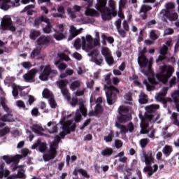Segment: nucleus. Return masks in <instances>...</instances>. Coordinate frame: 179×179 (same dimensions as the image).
Masks as SVG:
<instances>
[{"label":"nucleus","mask_w":179,"mask_h":179,"mask_svg":"<svg viewBox=\"0 0 179 179\" xmlns=\"http://www.w3.org/2000/svg\"><path fill=\"white\" fill-rule=\"evenodd\" d=\"M146 48H144L138 53V64L141 68V72L148 76V80H144V84L148 92L155 90V85H157L159 82L166 84L169 80V78L174 73V68L170 65H164L159 66L160 72L156 76V78H150L153 76L152 72V64H153V58L148 59L145 56Z\"/></svg>","instance_id":"obj_1"},{"label":"nucleus","mask_w":179,"mask_h":179,"mask_svg":"<svg viewBox=\"0 0 179 179\" xmlns=\"http://www.w3.org/2000/svg\"><path fill=\"white\" fill-rule=\"evenodd\" d=\"M42 96L44 99H48L51 108H55V107H57V102H55V99H54V95L48 89L43 90Z\"/></svg>","instance_id":"obj_14"},{"label":"nucleus","mask_w":179,"mask_h":179,"mask_svg":"<svg viewBox=\"0 0 179 179\" xmlns=\"http://www.w3.org/2000/svg\"><path fill=\"white\" fill-rule=\"evenodd\" d=\"M52 38L51 36H41L38 41H36L37 49L33 50L31 53V58H36L38 54H40V48L42 45H47Z\"/></svg>","instance_id":"obj_10"},{"label":"nucleus","mask_w":179,"mask_h":179,"mask_svg":"<svg viewBox=\"0 0 179 179\" xmlns=\"http://www.w3.org/2000/svg\"><path fill=\"white\" fill-rule=\"evenodd\" d=\"M138 101L141 104H146L148 103V96L143 92H141L139 95Z\"/></svg>","instance_id":"obj_41"},{"label":"nucleus","mask_w":179,"mask_h":179,"mask_svg":"<svg viewBox=\"0 0 179 179\" xmlns=\"http://www.w3.org/2000/svg\"><path fill=\"white\" fill-rule=\"evenodd\" d=\"M41 34V33H40V31L31 30L29 34L30 39L36 40V38H37V37H39Z\"/></svg>","instance_id":"obj_42"},{"label":"nucleus","mask_w":179,"mask_h":179,"mask_svg":"<svg viewBox=\"0 0 179 179\" xmlns=\"http://www.w3.org/2000/svg\"><path fill=\"white\" fill-rule=\"evenodd\" d=\"M82 115L86 117L87 115V109L86 108V104H85V101H79V108L77 109L76 113V116L74 117V120L76 122H80V119L82 118Z\"/></svg>","instance_id":"obj_12"},{"label":"nucleus","mask_w":179,"mask_h":179,"mask_svg":"<svg viewBox=\"0 0 179 179\" xmlns=\"http://www.w3.org/2000/svg\"><path fill=\"white\" fill-rule=\"evenodd\" d=\"M32 131L33 132H35V134H40V132L41 131H43V127L38 124H34L32 127Z\"/></svg>","instance_id":"obj_47"},{"label":"nucleus","mask_w":179,"mask_h":179,"mask_svg":"<svg viewBox=\"0 0 179 179\" xmlns=\"http://www.w3.org/2000/svg\"><path fill=\"white\" fill-rule=\"evenodd\" d=\"M162 152L165 156L169 157L171 154V152H173V148L170 145H165L163 149Z\"/></svg>","instance_id":"obj_39"},{"label":"nucleus","mask_w":179,"mask_h":179,"mask_svg":"<svg viewBox=\"0 0 179 179\" xmlns=\"http://www.w3.org/2000/svg\"><path fill=\"white\" fill-rule=\"evenodd\" d=\"M49 134H55L57 132V123L54 121H50L47 124Z\"/></svg>","instance_id":"obj_29"},{"label":"nucleus","mask_w":179,"mask_h":179,"mask_svg":"<svg viewBox=\"0 0 179 179\" xmlns=\"http://www.w3.org/2000/svg\"><path fill=\"white\" fill-rule=\"evenodd\" d=\"M82 30H83L82 28L77 29L73 25L70 26V36H69V40H73V38H75L76 36L80 34V31H82Z\"/></svg>","instance_id":"obj_25"},{"label":"nucleus","mask_w":179,"mask_h":179,"mask_svg":"<svg viewBox=\"0 0 179 179\" xmlns=\"http://www.w3.org/2000/svg\"><path fill=\"white\" fill-rule=\"evenodd\" d=\"M143 159L146 166H150L155 163V157H153V152L152 151L143 152Z\"/></svg>","instance_id":"obj_17"},{"label":"nucleus","mask_w":179,"mask_h":179,"mask_svg":"<svg viewBox=\"0 0 179 179\" xmlns=\"http://www.w3.org/2000/svg\"><path fill=\"white\" fill-rule=\"evenodd\" d=\"M111 73L107 74L105 78V85H104V90L106 91V100L109 104H114L115 103V101L117 100V95L120 94V90L114 87V85H111V83H113L115 86H117L120 82H121V79L113 77L111 79Z\"/></svg>","instance_id":"obj_3"},{"label":"nucleus","mask_w":179,"mask_h":179,"mask_svg":"<svg viewBox=\"0 0 179 179\" xmlns=\"http://www.w3.org/2000/svg\"><path fill=\"white\" fill-rule=\"evenodd\" d=\"M20 24V22H12L10 15H5L1 22L2 30H10V31H16V27Z\"/></svg>","instance_id":"obj_8"},{"label":"nucleus","mask_w":179,"mask_h":179,"mask_svg":"<svg viewBox=\"0 0 179 179\" xmlns=\"http://www.w3.org/2000/svg\"><path fill=\"white\" fill-rule=\"evenodd\" d=\"M162 136L164 139H170L173 136V133L164 132Z\"/></svg>","instance_id":"obj_62"},{"label":"nucleus","mask_w":179,"mask_h":179,"mask_svg":"<svg viewBox=\"0 0 179 179\" xmlns=\"http://www.w3.org/2000/svg\"><path fill=\"white\" fill-rule=\"evenodd\" d=\"M159 170V166L157 164H154L152 166L148 165L143 169L144 173H147L148 177H152V174L157 172Z\"/></svg>","instance_id":"obj_19"},{"label":"nucleus","mask_w":179,"mask_h":179,"mask_svg":"<svg viewBox=\"0 0 179 179\" xmlns=\"http://www.w3.org/2000/svg\"><path fill=\"white\" fill-rule=\"evenodd\" d=\"M65 52H69V54H71L69 50H64L63 52L58 54V57H60L63 61H71V58H69L68 55H65Z\"/></svg>","instance_id":"obj_37"},{"label":"nucleus","mask_w":179,"mask_h":179,"mask_svg":"<svg viewBox=\"0 0 179 179\" xmlns=\"http://www.w3.org/2000/svg\"><path fill=\"white\" fill-rule=\"evenodd\" d=\"M62 114L63 116L59 121V124L62 125V131L59 133L60 136H57L54 141L50 143L49 152L43 155L44 162H50L52 159H55V156H57V149H58V143H59L61 138H64L65 135L71 134V131H75V127H76V125L75 123H72V120H69V118L72 117V115H65L66 114V111H62Z\"/></svg>","instance_id":"obj_2"},{"label":"nucleus","mask_w":179,"mask_h":179,"mask_svg":"<svg viewBox=\"0 0 179 179\" xmlns=\"http://www.w3.org/2000/svg\"><path fill=\"white\" fill-rule=\"evenodd\" d=\"M176 6L173 3L169 2L165 4V9H162L159 13V17L163 22H167V20L164 19V15L170 13L171 9H174Z\"/></svg>","instance_id":"obj_15"},{"label":"nucleus","mask_w":179,"mask_h":179,"mask_svg":"<svg viewBox=\"0 0 179 179\" xmlns=\"http://www.w3.org/2000/svg\"><path fill=\"white\" fill-rule=\"evenodd\" d=\"M101 38H103L104 41L107 40L109 44H113V43H114V38L113 37H107L104 34H102Z\"/></svg>","instance_id":"obj_57"},{"label":"nucleus","mask_w":179,"mask_h":179,"mask_svg":"<svg viewBox=\"0 0 179 179\" xmlns=\"http://www.w3.org/2000/svg\"><path fill=\"white\" fill-rule=\"evenodd\" d=\"M130 80L134 82L135 85H136V86H141V83H139V81H138V76L136 75H133L132 76H131L129 78Z\"/></svg>","instance_id":"obj_53"},{"label":"nucleus","mask_w":179,"mask_h":179,"mask_svg":"<svg viewBox=\"0 0 179 179\" xmlns=\"http://www.w3.org/2000/svg\"><path fill=\"white\" fill-rule=\"evenodd\" d=\"M12 88H13V96H14V97H17V96L19 95V92H22V87L19 85H16L15 84H13L12 85Z\"/></svg>","instance_id":"obj_35"},{"label":"nucleus","mask_w":179,"mask_h":179,"mask_svg":"<svg viewBox=\"0 0 179 179\" xmlns=\"http://www.w3.org/2000/svg\"><path fill=\"white\" fill-rule=\"evenodd\" d=\"M38 72L37 69H34L27 73L23 76V78L26 82H33V79H34V76H36V73Z\"/></svg>","instance_id":"obj_21"},{"label":"nucleus","mask_w":179,"mask_h":179,"mask_svg":"<svg viewBox=\"0 0 179 179\" xmlns=\"http://www.w3.org/2000/svg\"><path fill=\"white\" fill-rule=\"evenodd\" d=\"M119 113L121 117H118L115 125L118 129L120 131V134L125 135L128 130H127V127L121 124L127 122V121H130L132 119V117L130 114H127L129 109L127 106H122L118 109Z\"/></svg>","instance_id":"obj_6"},{"label":"nucleus","mask_w":179,"mask_h":179,"mask_svg":"<svg viewBox=\"0 0 179 179\" xmlns=\"http://www.w3.org/2000/svg\"><path fill=\"white\" fill-rule=\"evenodd\" d=\"M54 64L55 66H57L59 71H64L66 69V64H65V63H63L59 60L55 61Z\"/></svg>","instance_id":"obj_38"},{"label":"nucleus","mask_w":179,"mask_h":179,"mask_svg":"<svg viewBox=\"0 0 179 179\" xmlns=\"http://www.w3.org/2000/svg\"><path fill=\"white\" fill-rule=\"evenodd\" d=\"M0 104L1 105V107H3L4 111L7 113V115L1 117V121H3V122H14L15 119L13 118L12 114H10V113H12V109L9 108V107H8L6 105V99L4 98H1Z\"/></svg>","instance_id":"obj_9"},{"label":"nucleus","mask_w":179,"mask_h":179,"mask_svg":"<svg viewBox=\"0 0 179 179\" xmlns=\"http://www.w3.org/2000/svg\"><path fill=\"white\" fill-rule=\"evenodd\" d=\"M171 96L174 101V103L179 102V90H175L171 94Z\"/></svg>","instance_id":"obj_43"},{"label":"nucleus","mask_w":179,"mask_h":179,"mask_svg":"<svg viewBox=\"0 0 179 179\" xmlns=\"http://www.w3.org/2000/svg\"><path fill=\"white\" fill-rule=\"evenodd\" d=\"M71 75H73V70H72L71 69H66L65 73H62L60 74V78L62 79H64V78H66V76H71Z\"/></svg>","instance_id":"obj_46"},{"label":"nucleus","mask_w":179,"mask_h":179,"mask_svg":"<svg viewBox=\"0 0 179 179\" xmlns=\"http://www.w3.org/2000/svg\"><path fill=\"white\" fill-rule=\"evenodd\" d=\"M164 17H168V19L171 22H176V20L178 19V14H177V13L174 11H171V12L167 13V14H165L164 15V19H166Z\"/></svg>","instance_id":"obj_28"},{"label":"nucleus","mask_w":179,"mask_h":179,"mask_svg":"<svg viewBox=\"0 0 179 179\" xmlns=\"http://www.w3.org/2000/svg\"><path fill=\"white\" fill-rule=\"evenodd\" d=\"M139 118L141 119V134H146L149 138H154L155 134L156 133V130L153 127L150 129H147L149 126V124H152L153 122H156L159 118H160L159 114H148L146 113L144 116L142 114H139Z\"/></svg>","instance_id":"obj_5"},{"label":"nucleus","mask_w":179,"mask_h":179,"mask_svg":"<svg viewBox=\"0 0 179 179\" xmlns=\"http://www.w3.org/2000/svg\"><path fill=\"white\" fill-rule=\"evenodd\" d=\"M34 8V5H29V6H27L24 8V12H26L27 10V15L29 16H31V15H33V11L30 10V9H33Z\"/></svg>","instance_id":"obj_51"},{"label":"nucleus","mask_w":179,"mask_h":179,"mask_svg":"<svg viewBox=\"0 0 179 179\" xmlns=\"http://www.w3.org/2000/svg\"><path fill=\"white\" fill-rule=\"evenodd\" d=\"M76 96H83V94H85V89L82 88L80 90H78L76 92H75Z\"/></svg>","instance_id":"obj_64"},{"label":"nucleus","mask_w":179,"mask_h":179,"mask_svg":"<svg viewBox=\"0 0 179 179\" xmlns=\"http://www.w3.org/2000/svg\"><path fill=\"white\" fill-rule=\"evenodd\" d=\"M17 106L20 108H23V110H27V108H26V104H24V102H23V101H17Z\"/></svg>","instance_id":"obj_60"},{"label":"nucleus","mask_w":179,"mask_h":179,"mask_svg":"<svg viewBox=\"0 0 179 179\" xmlns=\"http://www.w3.org/2000/svg\"><path fill=\"white\" fill-rule=\"evenodd\" d=\"M58 87L59 89H64L66 87V85H68V80H61L57 82Z\"/></svg>","instance_id":"obj_45"},{"label":"nucleus","mask_w":179,"mask_h":179,"mask_svg":"<svg viewBox=\"0 0 179 179\" xmlns=\"http://www.w3.org/2000/svg\"><path fill=\"white\" fill-rule=\"evenodd\" d=\"M82 7L75 5L73 6V8H67V15L71 17V19H76V12H79L80 10Z\"/></svg>","instance_id":"obj_20"},{"label":"nucleus","mask_w":179,"mask_h":179,"mask_svg":"<svg viewBox=\"0 0 179 179\" xmlns=\"http://www.w3.org/2000/svg\"><path fill=\"white\" fill-rule=\"evenodd\" d=\"M169 91V87H165L162 89V92L157 93L155 95V99L157 101H160L163 103L164 101V99L166 95L167 94V92Z\"/></svg>","instance_id":"obj_23"},{"label":"nucleus","mask_w":179,"mask_h":179,"mask_svg":"<svg viewBox=\"0 0 179 179\" xmlns=\"http://www.w3.org/2000/svg\"><path fill=\"white\" fill-rule=\"evenodd\" d=\"M43 22L44 23H50V19L47 18V17L41 16L35 20L34 24V26H40Z\"/></svg>","instance_id":"obj_30"},{"label":"nucleus","mask_w":179,"mask_h":179,"mask_svg":"<svg viewBox=\"0 0 179 179\" xmlns=\"http://www.w3.org/2000/svg\"><path fill=\"white\" fill-rule=\"evenodd\" d=\"M101 54L105 57V59L108 64V65H113L114 64V58L111 55V51L108 48H102Z\"/></svg>","instance_id":"obj_16"},{"label":"nucleus","mask_w":179,"mask_h":179,"mask_svg":"<svg viewBox=\"0 0 179 179\" xmlns=\"http://www.w3.org/2000/svg\"><path fill=\"white\" fill-rule=\"evenodd\" d=\"M124 103L126 104H132V98L130 94H126L124 96Z\"/></svg>","instance_id":"obj_56"},{"label":"nucleus","mask_w":179,"mask_h":179,"mask_svg":"<svg viewBox=\"0 0 179 179\" xmlns=\"http://www.w3.org/2000/svg\"><path fill=\"white\" fill-rule=\"evenodd\" d=\"M23 157L22 155H17L16 157H10V156H3L2 159L3 160H5L6 163H7L8 164H9L10 163H12V162H15V160H16V159H22Z\"/></svg>","instance_id":"obj_31"},{"label":"nucleus","mask_w":179,"mask_h":179,"mask_svg":"<svg viewBox=\"0 0 179 179\" xmlns=\"http://www.w3.org/2000/svg\"><path fill=\"white\" fill-rule=\"evenodd\" d=\"M109 6L111 8V10H110L108 8L106 7V6H105V9H108V10L110 12V19H111V15H113L114 17L115 16H117V11H115V1H114V0H109Z\"/></svg>","instance_id":"obj_26"},{"label":"nucleus","mask_w":179,"mask_h":179,"mask_svg":"<svg viewBox=\"0 0 179 179\" xmlns=\"http://www.w3.org/2000/svg\"><path fill=\"white\" fill-rule=\"evenodd\" d=\"M41 75L39 76V79L41 80H48V76L50 75H52V76H54L55 75H58V71L57 70H51V66L50 65L47 66H41Z\"/></svg>","instance_id":"obj_11"},{"label":"nucleus","mask_w":179,"mask_h":179,"mask_svg":"<svg viewBox=\"0 0 179 179\" xmlns=\"http://www.w3.org/2000/svg\"><path fill=\"white\" fill-rule=\"evenodd\" d=\"M78 173H80V174H81L83 176V177H85V178H90V176L89 174H87V171H86L85 170L83 169H80L78 170Z\"/></svg>","instance_id":"obj_58"},{"label":"nucleus","mask_w":179,"mask_h":179,"mask_svg":"<svg viewBox=\"0 0 179 179\" xmlns=\"http://www.w3.org/2000/svg\"><path fill=\"white\" fill-rule=\"evenodd\" d=\"M68 101H69L70 104L73 107H75V106H76L78 104V99H76V98H72L71 99V98H69V100H68Z\"/></svg>","instance_id":"obj_61"},{"label":"nucleus","mask_w":179,"mask_h":179,"mask_svg":"<svg viewBox=\"0 0 179 179\" xmlns=\"http://www.w3.org/2000/svg\"><path fill=\"white\" fill-rule=\"evenodd\" d=\"M113 138H114V132L110 131L109 134L104 137V141H106L108 143V142H112L113 141Z\"/></svg>","instance_id":"obj_52"},{"label":"nucleus","mask_w":179,"mask_h":179,"mask_svg":"<svg viewBox=\"0 0 179 179\" xmlns=\"http://www.w3.org/2000/svg\"><path fill=\"white\" fill-rule=\"evenodd\" d=\"M62 94L64 96L66 100H69L71 99V94H69V91H68V89L66 88H62L60 89Z\"/></svg>","instance_id":"obj_44"},{"label":"nucleus","mask_w":179,"mask_h":179,"mask_svg":"<svg viewBox=\"0 0 179 179\" xmlns=\"http://www.w3.org/2000/svg\"><path fill=\"white\" fill-rule=\"evenodd\" d=\"M160 108V106L159 104H152L150 106H148L145 108L147 113H155L157 110H159Z\"/></svg>","instance_id":"obj_32"},{"label":"nucleus","mask_w":179,"mask_h":179,"mask_svg":"<svg viewBox=\"0 0 179 179\" xmlns=\"http://www.w3.org/2000/svg\"><path fill=\"white\" fill-rule=\"evenodd\" d=\"M167 46L166 45H164L159 50L160 55L158 57L157 62H159V61H163V59H166V58H167V55H169V52H167Z\"/></svg>","instance_id":"obj_24"},{"label":"nucleus","mask_w":179,"mask_h":179,"mask_svg":"<svg viewBox=\"0 0 179 179\" xmlns=\"http://www.w3.org/2000/svg\"><path fill=\"white\" fill-rule=\"evenodd\" d=\"M10 0H0V8L3 10H8L9 9Z\"/></svg>","instance_id":"obj_33"},{"label":"nucleus","mask_w":179,"mask_h":179,"mask_svg":"<svg viewBox=\"0 0 179 179\" xmlns=\"http://www.w3.org/2000/svg\"><path fill=\"white\" fill-rule=\"evenodd\" d=\"M22 66L24 69H30V68L33 66V64H31V62H24L22 63Z\"/></svg>","instance_id":"obj_55"},{"label":"nucleus","mask_w":179,"mask_h":179,"mask_svg":"<svg viewBox=\"0 0 179 179\" xmlns=\"http://www.w3.org/2000/svg\"><path fill=\"white\" fill-rule=\"evenodd\" d=\"M149 143V139L148 138H143L140 141V145L141 148H145L146 145H148Z\"/></svg>","instance_id":"obj_59"},{"label":"nucleus","mask_w":179,"mask_h":179,"mask_svg":"<svg viewBox=\"0 0 179 179\" xmlns=\"http://www.w3.org/2000/svg\"><path fill=\"white\" fill-rule=\"evenodd\" d=\"M96 38H93L91 35L87 34L80 38H77L74 42V48L76 50H84L87 52L92 51L94 47L100 45V34L95 31Z\"/></svg>","instance_id":"obj_4"},{"label":"nucleus","mask_w":179,"mask_h":179,"mask_svg":"<svg viewBox=\"0 0 179 179\" xmlns=\"http://www.w3.org/2000/svg\"><path fill=\"white\" fill-rule=\"evenodd\" d=\"M38 147V149L41 152H44L47 149V145L45 143H41L40 139H38V142L32 145V149H35Z\"/></svg>","instance_id":"obj_27"},{"label":"nucleus","mask_w":179,"mask_h":179,"mask_svg":"<svg viewBox=\"0 0 179 179\" xmlns=\"http://www.w3.org/2000/svg\"><path fill=\"white\" fill-rule=\"evenodd\" d=\"M114 150L111 148H106L101 152L102 156H111L113 153Z\"/></svg>","instance_id":"obj_40"},{"label":"nucleus","mask_w":179,"mask_h":179,"mask_svg":"<svg viewBox=\"0 0 179 179\" xmlns=\"http://www.w3.org/2000/svg\"><path fill=\"white\" fill-rule=\"evenodd\" d=\"M77 72L78 75H83L86 72V69H85V66L78 67Z\"/></svg>","instance_id":"obj_63"},{"label":"nucleus","mask_w":179,"mask_h":179,"mask_svg":"<svg viewBox=\"0 0 179 179\" xmlns=\"http://www.w3.org/2000/svg\"><path fill=\"white\" fill-rule=\"evenodd\" d=\"M80 86H82V82L79 80H76L71 83V84L70 85V89L71 90H73V92H75V90H76V89H79Z\"/></svg>","instance_id":"obj_34"},{"label":"nucleus","mask_w":179,"mask_h":179,"mask_svg":"<svg viewBox=\"0 0 179 179\" xmlns=\"http://www.w3.org/2000/svg\"><path fill=\"white\" fill-rule=\"evenodd\" d=\"M47 27L43 29V32L46 33L47 34L51 33V29H52V25H51V21H49V23H46Z\"/></svg>","instance_id":"obj_49"},{"label":"nucleus","mask_w":179,"mask_h":179,"mask_svg":"<svg viewBox=\"0 0 179 179\" xmlns=\"http://www.w3.org/2000/svg\"><path fill=\"white\" fill-rule=\"evenodd\" d=\"M150 37L152 40H157V38H159V31L156 30H151L150 32Z\"/></svg>","instance_id":"obj_48"},{"label":"nucleus","mask_w":179,"mask_h":179,"mask_svg":"<svg viewBox=\"0 0 179 179\" xmlns=\"http://www.w3.org/2000/svg\"><path fill=\"white\" fill-rule=\"evenodd\" d=\"M152 8L149 5H143L140 9L141 13H146L148 10H150Z\"/></svg>","instance_id":"obj_50"},{"label":"nucleus","mask_w":179,"mask_h":179,"mask_svg":"<svg viewBox=\"0 0 179 179\" xmlns=\"http://www.w3.org/2000/svg\"><path fill=\"white\" fill-rule=\"evenodd\" d=\"M86 16H99V12L93 8H87L85 10Z\"/></svg>","instance_id":"obj_36"},{"label":"nucleus","mask_w":179,"mask_h":179,"mask_svg":"<svg viewBox=\"0 0 179 179\" xmlns=\"http://www.w3.org/2000/svg\"><path fill=\"white\" fill-rule=\"evenodd\" d=\"M89 57H92V58L94 59V62L96 65H100L101 64H103V58L98 57L99 55V51L97 50H92L88 53Z\"/></svg>","instance_id":"obj_22"},{"label":"nucleus","mask_w":179,"mask_h":179,"mask_svg":"<svg viewBox=\"0 0 179 179\" xmlns=\"http://www.w3.org/2000/svg\"><path fill=\"white\" fill-rule=\"evenodd\" d=\"M107 5V0H96L95 5L96 9L100 12L103 20H110L111 19V14L108 9H106Z\"/></svg>","instance_id":"obj_7"},{"label":"nucleus","mask_w":179,"mask_h":179,"mask_svg":"<svg viewBox=\"0 0 179 179\" xmlns=\"http://www.w3.org/2000/svg\"><path fill=\"white\" fill-rule=\"evenodd\" d=\"M169 87H173V86H176L177 85V78L176 77H172L169 81Z\"/></svg>","instance_id":"obj_54"},{"label":"nucleus","mask_w":179,"mask_h":179,"mask_svg":"<svg viewBox=\"0 0 179 179\" xmlns=\"http://www.w3.org/2000/svg\"><path fill=\"white\" fill-rule=\"evenodd\" d=\"M55 34H54V38L57 40L58 41L61 40H64V38H66V31H65V28L64 27V24H59L57 25V29L55 30Z\"/></svg>","instance_id":"obj_13"},{"label":"nucleus","mask_w":179,"mask_h":179,"mask_svg":"<svg viewBox=\"0 0 179 179\" xmlns=\"http://www.w3.org/2000/svg\"><path fill=\"white\" fill-rule=\"evenodd\" d=\"M103 102V99H101V97L98 98L95 103L96 104V108H95V110H92L91 112L89 113L88 115H90V117H92L93 115H97V114H100V113H101L102 111V108H101V103Z\"/></svg>","instance_id":"obj_18"}]
</instances>
